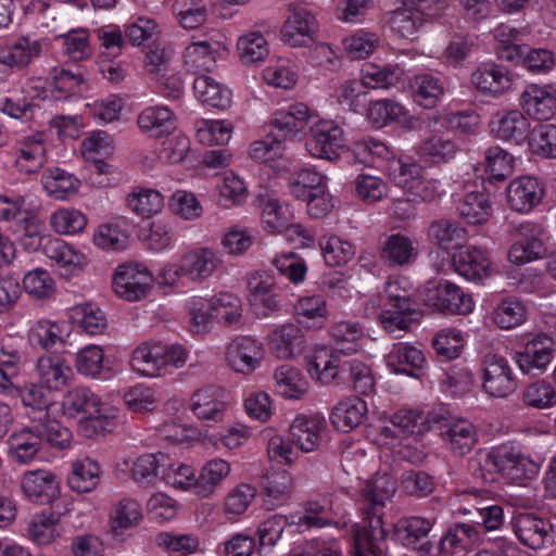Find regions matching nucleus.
Returning a JSON list of instances; mask_svg holds the SVG:
<instances>
[{"instance_id": "1", "label": "nucleus", "mask_w": 556, "mask_h": 556, "mask_svg": "<svg viewBox=\"0 0 556 556\" xmlns=\"http://www.w3.org/2000/svg\"><path fill=\"white\" fill-rule=\"evenodd\" d=\"M349 372V381L353 390L359 395H369L375 390V379L370 368L359 362L341 363L339 355L323 349L315 353L308 364V371L323 383H330L339 371Z\"/></svg>"}, {"instance_id": "2", "label": "nucleus", "mask_w": 556, "mask_h": 556, "mask_svg": "<svg viewBox=\"0 0 556 556\" xmlns=\"http://www.w3.org/2000/svg\"><path fill=\"white\" fill-rule=\"evenodd\" d=\"M483 466L519 484L534 479L539 473L535 462L507 445H500L488 452Z\"/></svg>"}, {"instance_id": "3", "label": "nucleus", "mask_w": 556, "mask_h": 556, "mask_svg": "<svg viewBox=\"0 0 556 556\" xmlns=\"http://www.w3.org/2000/svg\"><path fill=\"white\" fill-rule=\"evenodd\" d=\"M422 301L429 307L451 314L466 315L473 307L471 296L448 280L428 282L422 291Z\"/></svg>"}, {"instance_id": "4", "label": "nucleus", "mask_w": 556, "mask_h": 556, "mask_svg": "<svg viewBox=\"0 0 556 556\" xmlns=\"http://www.w3.org/2000/svg\"><path fill=\"white\" fill-rule=\"evenodd\" d=\"M218 253L210 248H198L182 255L177 264L167 267L165 275L188 277L194 282H202L222 266Z\"/></svg>"}, {"instance_id": "5", "label": "nucleus", "mask_w": 556, "mask_h": 556, "mask_svg": "<svg viewBox=\"0 0 556 556\" xmlns=\"http://www.w3.org/2000/svg\"><path fill=\"white\" fill-rule=\"evenodd\" d=\"M516 242L508 251V258L516 265L539 260L545 255V230L535 223L527 222L515 228Z\"/></svg>"}, {"instance_id": "6", "label": "nucleus", "mask_w": 556, "mask_h": 556, "mask_svg": "<svg viewBox=\"0 0 556 556\" xmlns=\"http://www.w3.org/2000/svg\"><path fill=\"white\" fill-rule=\"evenodd\" d=\"M482 388L493 397H507L517 389L508 361L496 354H488L481 363Z\"/></svg>"}, {"instance_id": "7", "label": "nucleus", "mask_w": 556, "mask_h": 556, "mask_svg": "<svg viewBox=\"0 0 556 556\" xmlns=\"http://www.w3.org/2000/svg\"><path fill=\"white\" fill-rule=\"evenodd\" d=\"M152 285V275L140 264L121 265L113 278V290L116 295L130 302L147 296Z\"/></svg>"}, {"instance_id": "8", "label": "nucleus", "mask_w": 556, "mask_h": 556, "mask_svg": "<svg viewBox=\"0 0 556 556\" xmlns=\"http://www.w3.org/2000/svg\"><path fill=\"white\" fill-rule=\"evenodd\" d=\"M553 339L539 333L529 339L522 351L515 353V361L523 374L538 376L545 371L554 357Z\"/></svg>"}, {"instance_id": "9", "label": "nucleus", "mask_w": 556, "mask_h": 556, "mask_svg": "<svg viewBox=\"0 0 556 556\" xmlns=\"http://www.w3.org/2000/svg\"><path fill=\"white\" fill-rule=\"evenodd\" d=\"M306 147L313 156L333 161L345 147L343 131L331 121L316 123L311 128V138Z\"/></svg>"}, {"instance_id": "10", "label": "nucleus", "mask_w": 556, "mask_h": 556, "mask_svg": "<svg viewBox=\"0 0 556 556\" xmlns=\"http://www.w3.org/2000/svg\"><path fill=\"white\" fill-rule=\"evenodd\" d=\"M229 406V395L222 387L205 386L191 397V410L206 422H222Z\"/></svg>"}, {"instance_id": "11", "label": "nucleus", "mask_w": 556, "mask_h": 556, "mask_svg": "<svg viewBox=\"0 0 556 556\" xmlns=\"http://www.w3.org/2000/svg\"><path fill=\"white\" fill-rule=\"evenodd\" d=\"M327 429V421L320 415H299L289 427L290 441L304 453L316 451Z\"/></svg>"}, {"instance_id": "12", "label": "nucleus", "mask_w": 556, "mask_h": 556, "mask_svg": "<svg viewBox=\"0 0 556 556\" xmlns=\"http://www.w3.org/2000/svg\"><path fill=\"white\" fill-rule=\"evenodd\" d=\"M264 357L263 344L251 337H238L229 343L226 359L229 366L241 374L253 372Z\"/></svg>"}, {"instance_id": "13", "label": "nucleus", "mask_w": 556, "mask_h": 556, "mask_svg": "<svg viewBox=\"0 0 556 556\" xmlns=\"http://www.w3.org/2000/svg\"><path fill=\"white\" fill-rule=\"evenodd\" d=\"M440 430V435L450 452L458 457L468 454L478 442L476 426L465 418L445 419Z\"/></svg>"}, {"instance_id": "14", "label": "nucleus", "mask_w": 556, "mask_h": 556, "mask_svg": "<svg viewBox=\"0 0 556 556\" xmlns=\"http://www.w3.org/2000/svg\"><path fill=\"white\" fill-rule=\"evenodd\" d=\"M318 30L315 16L304 8H294L285 22L280 34L285 42L293 47L306 46Z\"/></svg>"}, {"instance_id": "15", "label": "nucleus", "mask_w": 556, "mask_h": 556, "mask_svg": "<svg viewBox=\"0 0 556 556\" xmlns=\"http://www.w3.org/2000/svg\"><path fill=\"white\" fill-rule=\"evenodd\" d=\"M384 305L387 308L380 314L383 328L390 333L407 330L417 314L416 303L407 295L389 292Z\"/></svg>"}, {"instance_id": "16", "label": "nucleus", "mask_w": 556, "mask_h": 556, "mask_svg": "<svg viewBox=\"0 0 556 556\" xmlns=\"http://www.w3.org/2000/svg\"><path fill=\"white\" fill-rule=\"evenodd\" d=\"M514 532L519 541L533 549L552 542V525L531 514H520L513 519Z\"/></svg>"}, {"instance_id": "17", "label": "nucleus", "mask_w": 556, "mask_h": 556, "mask_svg": "<svg viewBox=\"0 0 556 556\" xmlns=\"http://www.w3.org/2000/svg\"><path fill=\"white\" fill-rule=\"evenodd\" d=\"M312 117L313 113L306 104L295 103L287 110L275 113V117L270 122L271 130L281 141L294 138L305 130Z\"/></svg>"}, {"instance_id": "18", "label": "nucleus", "mask_w": 556, "mask_h": 556, "mask_svg": "<svg viewBox=\"0 0 556 556\" xmlns=\"http://www.w3.org/2000/svg\"><path fill=\"white\" fill-rule=\"evenodd\" d=\"M47 162V149L42 134L23 138L17 143L14 165L21 174H37Z\"/></svg>"}, {"instance_id": "19", "label": "nucleus", "mask_w": 556, "mask_h": 556, "mask_svg": "<svg viewBox=\"0 0 556 556\" xmlns=\"http://www.w3.org/2000/svg\"><path fill=\"white\" fill-rule=\"evenodd\" d=\"M506 195L514 211L528 213L541 202L543 188L535 178L520 177L508 185Z\"/></svg>"}, {"instance_id": "20", "label": "nucleus", "mask_w": 556, "mask_h": 556, "mask_svg": "<svg viewBox=\"0 0 556 556\" xmlns=\"http://www.w3.org/2000/svg\"><path fill=\"white\" fill-rule=\"evenodd\" d=\"M492 132L502 140L523 142L529 136L530 124L518 110L497 112L491 123Z\"/></svg>"}, {"instance_id": "21", "label": "nucleus", "mask_w": 556, "mask_h": 556, "mask_svg": "<svg viewBox=\"0 0 556 556\" xmlns=\"http://www.w3.org/2000/svg\"><path fill=\"white\" fill-rule=\"evenodd\" d=\"M418 256V243L402 233H393L381 244L380 257L388 266H407Z\"/></svg>"}, {"instance_id": "22", "label": "nucleus", "mask_w": 556, "mask_h": 556, "mask_svg": "<svg viewBox=\"0 0 556 556\" xmlns=\"http://www.w3.org/2000/svg\"><path fill=\"white\" fill-rule=\"evenodd\" d=\"M455 270L467 280L478 281L489 276L491 262L486 254L473 247L459 249L453 255Z\"/></svg>"}, {"instance_id": "23", "label": "nucleus", "mask_w": 556, "mask_h": 556, "mask_svg": "<svg viewBox=\"0 0 556 556\" xmlns=\"http://www.w3.org/2000/svg\"><path fill=\"white\" fill-rule=\"evenodd\" d=\"M37 374L49 390H61L71 379L73 371L67 361L58 354H48L38 358Z\"/></svg>"}, {"instance_id": "24", "label": "nucleus", "mask_w": 556, "mask_h": 556, "mask_svg": "<svg viewBox=\"0 0 556 556\" xmlns=\"http://www.w3.org/2000/svg\"><path fill=\"white\" fill-rule=\"evenodd\" d=\"M430 429L427 415L414 409H401L396 412L391 426L381 429L387 438H406L408 435H421Z\"/></svg>"}, {"instance_id": "25", "label": "nucleus", "mask_w": 556, "mask_h": 556, "mask_svg": "<svg viewBox=\"0 0 556 556\" xmlns=\"http://www.w3.org/2000/svg\"><path fill=\"white\" fill-rule=\"evenodd\" d=\"M260 205L263 208L262 220L267 230L271 232L288 231L305 237V230L300 225L292 224L291 214L287 205H282L273 197L260 199Z\"/></svg>"}, {"instance_id": "26", "label": "nucleus", "mask_w": 556, "mask_h": 556, "mask_svg": "<svg viewBox=\"0 0 556 556\" xmlns=\"http://www.w3.org/2000/svg\"><path fill=\"white\" fill-rule=\"evenodd\" d=\"M42 448V442L35 425L24 427L9 439V456L16 464L27 465Z\"/></svg>"}, {"instance_id": "27", "label": "nucleus", "mask_w": 556, "mask_h": 556, "mask_svg": "<svg viewBox=\"0 0 556 556\" xmlns=\"http://www.w3.org/2000/svg\"><path fill=\"white\" fill-rule=\"evenodd\" d=\"M363 514L366 525L355 535L356 548L377 555L380 552L378 543L387 536V531L382 527L383 509L363 506Z\"/></svg>"}, {"instance_id": "28", "label": "nucleus", "mask_w": 556, "mask_h": 556, "mask_svg": "<svg viewBox=\"0 0 556 556\" xmlns=\"http://www.w3.org/2000/svg\"><path fill=\"white\" fill-rule=\"evenodd\" d=\"M303 331L294 324H285L275 329L269 338L270 351L281 359L292 358L304 350Z\"/></svg>"}, {"instance_id": "29", "label": "nucleus", "mask_w": 556, "mask_h": 556, "mask_svg": "<svg viewBox=\"0 0 556 556\" xmlns=\"http://www.w3.org/2000/svg\"><path fill=\"white\" fill-rule=\"evenodd\" d=\"M433 521L419 516L405 517L397 521L395 529L399 538L407 547L430 551L428 535Z\"/></svg>"}, {"instance_id": "30", "label": "nucleus", "mask_w": 556, "mask_h": 556, "mask_svg": "<svg viewBox=\"0 0 556 556\" xmlns=\"http://www.w3.org/2000/svg\"><path fill=\"white\" fill-rule=\"evenodd\" d=\"M22 489L31 501L46 503L58 495L59 482L53 472L38 469L24 475Z\"/></svg>"}, {"instance_id": "31", "label": "nucleus", "mask_w": 556, "mask_h": 556, "mask_svg": "<svg viewBox=\"0 0 556 556\" xmlns=\"http://www.w3.org/2000/svg\"><path fill=\"white\" fill-rule=\"evenodd\" d=\"M526 113L539 121L549 119L556 111V98L545 87L529 85L520 97Z\"/></svg>"}, {"instance_id": "32", "label": "nucleus", "mask_w": 556, "mask_h": 556, "mask_svg": "<svg viewBox=\"0 0 556 556\" xmlns=\"http://www.w3.org/2000/svg\"><path fill=\"white\" fill-rule=\"evenodd\" d=\"M41 53V43L29 37H21L0 50V65L23 70Z\"/></svg>"}, {"instance_id": "33", "label": "nucleus", "mask_w": 556, "mask_h": 556, "mask_svg": "<svg viewBox=\"0 0 556 556\" xmlns=\"http://www.w3.org/2000/svg\"><path fill=\"white\" fill-rule=\"evenodd\" d=\"M367 414V404L358 396L349 397L338 403L330 415L332 425L342 432L358 427Z\"/></svg>"}, {"instance_id": "34", "label": "nucleus", "mask_w": 556, "mask_h": 556, "mask_svg": "<svg viewBox=\"0 0 556 556\" xmlns=\"http://www.w3.org/2000/svg\"><path fill=\"white\" fill-rule=\"evenodd\" d=\"M471 83L481 91L502 94L510 88L509 72L497 64H483L471 74Z\"/></svg>"}, {"instance_id": "35", "label": "nucleus", "mask_w": 556, "mask_h": 556, "mask_svg": "<svg viewBox=\"0 0 556 556\" xmlns=\"http://www.w3.org/2000/svg\"><path fill=\"white\" fill-rule=\"evenodd\" d=\"M138 126L152 137L161 138L176 129L174 114L166 106H151L144 109L138 116Z\"/></svg>"}, {"instance_id": "36", "label": "nucleus", "mask_w": 556, "mask_h": 556, "mask_svg": "<svg viewBox=\"0 0 556 556\" xmlns=\"http://www.w3.org/2000/svg\"><path fill=\"white\" fill-rule=\"evenodd\" d=\"M101 405L99 396L87 388L70 390L63 399L64 413L72 418H80L99 413Z\"/></svg>"}, {"instance_id": "37", "label": "nucleus", "mask_w": 556, "mask_h": 556, "mask_svg": "<svg viewBox=\"0 0 556 556\" xmlns=\"http://www.w3.org/2000/svg\"><path fill=\"white\" fill-rule=\"evenodd\" d=\"M100 467L98 463L86 457L76 460L72 465V471L67 477V484L71 490L77 493L93 491L100 482Z\"/></svg>"}, {"instance_id": "38", "label": "nucleus", "mask_w": 556, "mask_h": 556, "mask_svg": "<svg viewBox=\"0 0 556 556\" xmlns=\"http://www.w3.org/2000/svg\"><path fill=\"white\" fill-rule=\"evenodd\" d=\"M142 519L139 503L131 498H123L110 511V528L114 535H122L128 529L137 527Z\"/></svg>"}, {"instance_id": "39", "label": "nucleus", "mask_w": 556, "mask_h": 556, "mask_svg": "<svg viewBox=\"0 0 556 556\" xmlns=\"http://www.w3.org/2000/svg\"><path fill=\"white\" fill-rule=\"evenodd\" d=\"M161 343H142L131 354L130 367L147 377L162 376Z\"/></svg>"}, {"instance_id": "40", "label": "nucleus", "mask_w": 556, "mask_h": 556, "mask_svg": "<svg viewBox=\"0 0 556 556\" xmlns=\"http://www.w3.org/2000/svg\"><path fill=\"white\" fill-rule=\"evenodd\" d=\"M428 238L438 247L448 250L462 244L466 238V229L455 220L440 218L429 225Z\"/></svg>"}, {"instance_id": "41", "label": "nucleus", "mask_w": 556, "mask_h": 556, "mask_svg": "<svg viewBox=\"0 0 556 556\" xmlns=\"http://www.w3.org/2000/svg\"><path fill=\"white\" fill-rule=\"evenodd\" d=\"M294 309L299 323L308 329H320L326 325L328 311L326 301L320 295L299 299Z\"/></svg>"}, {"instance_id": "42", "label": "nucleus", "mask_w": 556, "mask_h": 556, "mask_svg": "<svg viewBox=\"0 0 556 556\" xmlns=\"http://www.w3.org/2000/svg\"><path fill=\"white\" fill-rule=\"evenodd\" d=\"M193 89L203 104L217 109H225L230 104V91L205 74L195 77Z\"/></svg>"}, {"instance_id": "43", "label": "nucleus", "mask_w": 556, "mask_h": 556, "mask_svg": "<svg viewBox=\"0 0 556 556\" xmlns=\"http://www.w3.org/2000/svg\"><path fill=\"white\" fill-rule=\"evenodd\" d=\"M41 182L47 193L58 200H64L78 191L80 181L72 174L59 167L47 169Z\"/></svg>"}, {"instance_id": "44", "label": "nucleus", "mask_w": 556, "mask_h": 556, "mask_svg": "<svg viewBox=\"0 0 556 556\" xmlns=\"http://www.w3.org/2000/svg\"><path fill=\"white\" fill-rule=\"evenodd\" d=\"M396 491V481L389 475H380L367 480L363 489L364 507L383 509Z\"/></svg>"}, {"instance_id": "45", "label": "nucleus", "mask_w": 556, "mask_h": 556, "mask_svg": "<svg viewBox=\"0 0 556 556\" xmlns=\"http://www.w3.org/2000/svg\"><path fill=\"white\" fill-rule=\"evenodd\" d=\"M414 100L425 109H432L444 94L442 81L430 75H416L410 81Z\"/></svg>"}, {"instance_id": "46", "label": "nucleus", "mask_w": 556, "mask_h": 556, "mask_svg": "<svg viewBox=\"0 0 556 556\" xmlns=\"http://www.w3.org/2000/svg\"><path fill=\"white\" fill-rule=\"evenodd\" d=\"M217 42L197 41L190 43L185 51V63L194 73L210 72L214 68L217 54Z\"/></svg>"}, {"instance_id": "47", "label": "nucleus", "mask_w": 556, "mask_h": 556, "mask_svg": "<svg viewBox=\"0 0 556 556\" xmlns=\"http://www.w3.org/2000/svg\"><path fill=\"white\" fill-rule=\"evenodd\" d=\"M426 357L422 351L414 346H397L388 356V365L395 372L418 377V371L424 368Z\"/></svg>"}, {"instance_id": "48", "label": "nucleus", "mask_w": 556, "mask_h": 556, "mask_svg": "<svg viewBox=\"0 0 556 556\" xmlns=\"http://www.w3.org/2000/svg\"><path fill=\"white\" fill-rule=\"evenodd\" d=\"M128 208L136 215L150 217L162 211L163 195L154 189L136 187L126 198Z\"/></svg>"}, {"instance_id": "49", "label": "nucleus", "mask_w": 556, "mask_h": 556, "mask_svg": "<svg viewBox=\"0 0 556 556\" xmlns=\"http://www.w3.org/2000/svg\"><path fill=\"white\" fill-rule=\"evenodd\" d=\"M61 534L60 519L53 514H37L28 523L27 535L36 544H51Z\"/></svg>"}, {"instance_id": "50", "label": "nucleus", "mask_w": 556, "mask_h": 556, "mask_svg": "<svg viewBox=\"0 0 556 556\" xmlns=\"http://www.w3.org/2000/svg\"><path fill=\"white\" fill-rule=\"evenodd\" d=\"M274 379L278 393L286 399H300L307 390V381L301 371L290 365L279 366Z\"/></svg>"}, {"instance_id": "51", "label": "nucleus", "mask_w": 556, "mask_h": 556, "mask_svg": "<svg viewBox=\"0 0 556 556\" xmlns=\"http://www.w3.org/2000/svg\"><path fill=\"white\" fill-rule=\"evenodd\" d=\"M478 528L470 523H455L450 527L440 540V549L453 554L457 549H465L468 545L479 541Z\"/></svg>"}, {"instance_id": "52", "label": "nucleus", "mask_w": 556, "mask_h": 556, "mask_svg": "<svg viewBox=\"0 0 556 556\" xmlns=\"http://www.w3.org/2000/svg\"><path fill=\"white\" fill-rule=\"evenodd\" d=\"M457 210L459 215L471 225L484 223L491 215V203L488 195L472 191L465 194Z\"/></svg>"}, {"instance_id": "53", "label": "nucleus", "mask_w": 556, "mask_h": 556, "mask_svg": "<svg viewBox=\"0 0 556 556\" xmlns=\"http://www.w3.org/2000/svg\"><path fill=\"white\" fill-rule=\"evenodd\" d=\"M230 465L220 458L207 462L197 478V494L206 497L229 475Z\"/></svg>"}, {"instance_id": "54", "label": "nucleus", "mask_w": 556, "mask_h": 556, "mask_svg": "<svg viewBox=\"0 0 556 556\" xmlns=\"http://www.w3.org/2000/svg\"><path fill=\"white\" fill-rule=\"evenodd\" d=\"M526 319L523 303L515 298L503 299L493 311V320L502 329H511L521 325Z\"/></svg>"}, {"instance_id": "55", "label": "nucleus", "mask_w": 556, "mask_h": 556, "mask_svg": "<svg viewBox=\"0 0 556 556\" xmlns=\"http://www.w3.org/2000/svg\"><path fill=\"white\" fill-rule=\"evenodd\" d=\"M34 425L39 434L41 442L46 441L52 446L66 448L71 444V431L55 419L49 418L48 413L39 416L38 420H34Z\"/></svg>"}, {"instance_id": "56", "label": "nucleus", "mask_w": 556, "mask_h": 556, "mask_svg": "<svg viewBox=\"0 0 556 556\" xmlns=\"http://www.w3.org/2000/svg\"><path fill=\"white\" fill-rule=\"evenodd\" d=\"M424 15L407 8H397L391 12L389 24L394 34L404 39H415L424 24Z\"/></svg>"}, {"instance_id": "57", "label": "nucleus", "mask_w": 556, "mask_h": 556, "mask_svg": "<svg viewBox=\"0 0 556 556\" xmlns=\"http://www.w3.org/2000/svg\"><path fill=\"white\" fill-rule=\"evenodd\" d=\"M116 416L112 409L100 406V412L78 419V432L88 439L113 431Z\"/></svg>"}, {"instance_id": "58", "label": "nucleus", "mask_w": 556, "mask_h": 556, "mask_svg": "<svg viewBox=\"0 0 556 556\" xmlns=\"http://www.w3.org/2000/svg\"><path fill=\"white\" fill-rule=\"evenodd\" d=\"M485 170L490 181H504L514 172V157L498 146L485 151Z\"/></svg>"}, {"instance_id": "59", "label": "nucleus", "mask_w": 556, "mask_h": 556, "mask_svg": "<svg viewBox=\"0 0 556 556\" xmlns=\"http://www.w3.org/2000/svg\"><path fill=\"white\" fill-rule=\"evenodd\" d=\"M325 262L329 266H341L351 261L355 254L354 245L337 236H324L319 240Z\"/></svg>"}, {"instance_id": "60", "label": "nucleus", "mask_w": 556, "mask_h": 556, "mask_svg": "<svg viewBox=\"0 0 556 556\" xmlns=\"http://www.w3.org/2000/svg\"><path fill=\"white\" fill-rule=\"evenodd\" d=\"M237 49L241 61L249 65L264 61L269 54L267 40L261 33H249L241 36Z\"/></svg>"}, {"instance_id": "61", "label": "nucleus", "mask_w": 556, "mask_h": 556, "mask_svg": "<svg viewBox=\"0 0 556 556\" xmlns=\"http://www.w3.org/2000/svg\"><path fill=\"white\" fill-rule=\"evenodd\" d=\"M529 147L535 155L556 159V126L553 124L535 126L530 132Z\"/></svg>"}, {"instance_id": "62", "label": "nucleus", "mask_w": 556, "mask_h": 556, "mask_svg": "<svg viewBox=\"0 0 556 556\" xmlns=\"http://www.w3.org/2000/svg\"><path fill=\"white\" fill-rule=\"evenodd\" d=\"M210 307L214 318L224 325H237L241 319V302L232 294H219L210 302Z\"/></svg>"}, {"instance_id": "63", "label": "nucleus", "mask_w": 556, "mask_h": 556, "mask_svg": "<svg viewBox=\"0 0 556 556\" xmlns=\"http://www.w3.org/2000/svg\"><path fill=\"white\" fill-rule=\"evenodd\" d=\"M288 185L290 192L302 200L314 193L315 189L325 187L326 177L314 169L303 168L290 177Z\"/></svg>"}, {"instance_id": "64", "label": "nucleus", "mask_w": 556, "mask_h": 556, "mask_svg": "<svg viewBox=\"0 0 556 556\" xmlns=\"http://www.w3.org/2000/svg\"><path fill=\"white\" fill-rule=\"evenodd\" d=\"M173 8L185 28H197L206 21L207 9L203 0H175Z\"/></svg>"}]
</instances>
